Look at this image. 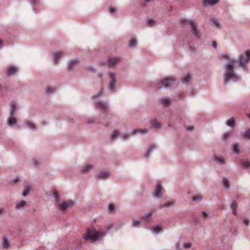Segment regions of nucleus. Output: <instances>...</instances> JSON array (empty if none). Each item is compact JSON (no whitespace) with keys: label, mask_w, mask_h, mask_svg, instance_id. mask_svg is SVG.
<instances>
[{"label":"nucleus","mask_w":250,"mask_h":250,"mask_svg":"<svg viewBox=\"0 0 250 250\" xmlns=\"http://www.w3.org/2000/svg\"><path fill=\"white\" fill-rule=\"evenodd\" d=\"M153 213V211H150L149 212H148L146 215L143 216L142 219H145V220H146L148 218H149L152 214V213Z\"/></svg>","instance_id":"34"},{"label":"nucleus","mask_w":250,"mask_h":250,"mask_svg":"<svg viewBox=\"0 0 250 250\" xmlns=\"http://www.w3.org/2000/svg\"><path fill=\"white\" fill-rule=\"evenodd\" d=\"M106 228L107 229H109L112 228V225H108V226L106 227Z\"/></svg>","instance_id":"54"},{"label":"nucleus","mask_w":250,"mask_h":250,"mask_svg":"<svg viewBox=\"0 0 250 250\" xmlns=\"http://www.w3.org/2000/svg\"><path fill=\"white\" fill-rule=\"evenodd\" d=\"M2 41L1 40H0V45L2 44Z\"/></svg>","instance_id":"58"},{"label":"nucleus","mask_w":250,"mask_h":250,"mask_svg":"<svg viewBox=\"0 0 250 250\" xmlns=\"http://www.w3.org/2000/svg\"><path fill=\"white\" fill-rule=\"evenodd\" d=\"M62 52H57L54 54V62L56 64H58L59 59L62 56Z\"/></svg>","instance_id":"11"},{"label":"nucleus","mask_w":250,"mask_h":250,"mask_svg":"<svg viewBox=\"0 0 250 250\" xmlns=\"http://www.w3.org/2000/svg\"><path fill=\"white\" fill-rule=\"evenodd\" d=\"M97 108L101 109L105 111L107 110V104L105 103L98 102L96 104Z\"/></svg>","instance_id":"10"},{"label":"nucleus","mask_w":250,"mask_h":250,"mask_svg":"<svg viewBox=\"0 0 250 250\" xmlns=\"http://www.w3.org/2000/svg\"><path fill=\"white\" fill-rule=\"evenodd\" d=\"M31 2H32V3H35L36 2V1H35V0H33L31 1Z\"/></svg>","instance_id":"57"},{"label":"nucleus","mask_w":250,"mask_h":250,"mask_svg":"<svg viewBox=\"0 0 250 250\" xmlns=\"http://www.w3.org/2000/svg\"><path fill=\"white\" fill-rule=\"evenodd\" d=\"M242 165L245 167H250V162L246 160H242L241 161Z\"/></svg>","instance_id":"23"},{"label":"nucleus","mask_w":250,"mask_h":250,"mask_svg":"<svg viewBox=\"0 0 250 250\" xmlns=\"http://www.w3.org/2000/svg\"><path fill=\"white\" fill-rule=\"evenodd\" d=\"M212 22H213V24L214 25H215L217 27H220V23H219V22L217 21V20L213 19Z\"/></svg>","instance_id":"40"},{"label":"nucleus","mask_w":250,"mask_h":250,"mask_svg":"<svg viewBox=\"0 0 250 250\" xmlns=\"http://www.w3.org/2000/svg\"><path fill=\"white\" fill-rule=\"evenodd\" d=\"M181 23L184 25H188L191 29V32L196 37L199 36V32L197 29L196 25L194 21H189L186 19L181 20Z\"/></svg>","instance_id":"3"},{"label":"nucleus","mask_w":250,"mask_h":250,"mask_svg":"<svg viewBox=\"0 0 250 250\" xmlns=\"http://www.w3.org/2000/svg\"><path fill=\"white\" fill-rule=\"evenodd\" d=\"M18 181V178H17L16 179H15V180H14V182H17V181Z\"/></svg>","instance_id":"59"},{"label":"nucleus","mask_w":250,"mask_h":250,"mask_svg":"<svg viewBox=\"0 0 250 250\" xmlns=\"http://www.w3.org/2000/svg\"><path fill=\"white\" fill-rule=\"evenodd\" d=\"M29 191V188L28 187H26L24 188V189L22 192V195L24 196H25L28 194Z\"/></svg>","instance_id":"36"},{"label":"nucleus","mask_w":250,"mask_h":250,"mask_svg":"<svg viewBox=\"0 0 250 250\" xmlns=\"http://www.w3.org/2000/svg\"><path fill=\"white\" fill-rule=\"evenodd\" d=\"M109 173L107 171H104L100 173L99 178L101 179H104L108 177Z\"/></svg>","instance_id":"18"},{"label":"nucleus","mask_w":250,"mask_h":250,"mask_svg":"<svg viewBox=\"0 0 250 250\" xmlns=\"http://www.w3.org/2000/svg\"><path fill=\"white\" fill-rule=\"evenodd\" d=\"M109 76L110 78V83L109 84V89L110 90L114 91L115 87V84L116 83V75L114 73H109Z\"/></svg>","instance_id":"5"},{"label":"nucleus","mask_w":250,"mask_h":250,"mask_svg":"<svg viewBox=\"0 0 250 250\" xmlns=\"http://www.w3.org/2000/svg\"><path fill=\"white\" fill-rule=\"evenodd\" d=\"M10 106H11L10 115H11V117H12V116H13V115L15 113V111L16 109V106L15 104L14 103H11L10 104Z\"/></svg>","instance_id":"19"},{"label":"nucleus","mask_w":250,"mask_h":250,"mask_svg":"<svg viewBox=\"0 0 250 250\" xmlns=\"http://www.w3.org/2000/svg\"><path fill=\"white\" fill-rule=\"evenodd\" d=\"M108 208L111 211H113L114 209V205L112 204H110L108 206Z\"/></svg>","instance_id":"45"},{"label":"nucleus","mask_w":250,"mask_h":250,"mask_svg":"<svg viewBox=\"0 0 250 250\" xmlns=\"http://www.w3.org/2000/svg\"><path fill=\"white\" fill-rule=\"evenodd\" d=\"M137 44V41L135 39H132L129 43V46L130 47H134Z\"/></svg>","instance_id":"27"},{"label":"nucleus","mask_w":250,"mask_h":250,"mask_svg":"<svg viewBox=\"0 0 250 250\" xmlns=\"http://www.w3.org/2000/svg\"><path fill=\"white\" fill-rule=\"evenodd\" d=\"M53 194H54V196L56 198V200H59V195H58V192L56 191H55V192H54Z\"/></svg>","instance_id":"46"},{"label":"nucleus","mask_w":250,"mask_h":250,"mask_svg":"<svg viewBox=\"0 0 250 250\" xmlns=\"http://www.w3.org/2000/svg\"><path fill=\"white\" fill-rule=\"evenodd\" d=\"M233 151L237 153L239 152V150L238 148V145L237 144H235L233 146Z\"/></svg>","instance_id":"39"},{"label":"nucleus","mask_w":250,"mask_h":250,"mask_svg":"<svg viewBox=\"0 0 250 250\" xmlns=\"http://www.w3.org/2000/svg\"><path fill=\"white\" fill-rule=\"evenodd\" d=\"M202 196L200 195H197L195 196H194L192 198L193 201H197V200H201L202 199Z\"/></svg>","instance_id":"38"},{"label":"nucleus","mask_w":250,"mask_h":250,"mask_svg":"<svg viewBox=\"0 0 250 250\" xmlns=\"http://www.w3.org/2000/svg\"><path fill=\"white\" fill-rule=\"evenodd\" d=\"M115 12V8H112V7H111V8H110V12L111 13H113V12Z\"/></svg>","instance_id":"49"},{"label":"nucleus","mask_w":250,"mask_h":250,"mask_svg":"<svg viewBox=\"0 0 250 250\" xmlns=\"http://www.w3.org/2000/svg\"><path fill=\"white\" fill-rule=\"evenodd\" d=\"M193 129V127L192 126H189L188 128V130H192Z\"/></svg>","instance_id":"55"},{"label":"nucleus","mask_w":250,"mask_h":250,"mask_svg":"<svg viewBox=\"0 0 250 250\" xmlns=\"http://www.w3.org/2000/svg\"><path fill=\"white\" fill-rule=\"evenodd\" d=\"M175 80L173 77H168L161 82L159 85L157 86V88H160L163 87H167L173 85L174 83Z\"/></svg>","instance_id":"4"},{"label":"nucleus","mask_w":250,"mask_h":250,"mask_svg":"<svg viewBox=\"0 0 250 250\" xmlns=\"http://www.w3.org/2000/svg\"><path fill=\"white\" fill-rule=\"evenodd\" d=\"M244 223H245V224L247 226H248L249 225V221L248 220H244Z\"/></svg>","instance_id":"52"},{"label":"nucleus","mask_w":250,"mask_h":250,"mask_svg":"<svg viewBox=\"0 0 250 250\" xmlns=\"http://www.w3.org/2000/svg\"><path fill=\"white\" fill-rule=\"evenodd\" d=\"M123 136L125 138V139H127L129 135L128 134H126V133H124L123 135Z\"/></svg>","instance_id":"51"},{"label":"nucleus","mask_w":250,"mask_h":250,"mask_svg":"<svg viewBox=\"0 0 250 250\" xmlns=\"http://www.w3.org/2000/svg\"><path fill=\"white\" fill-rule=\"evenodd\" d=\"M237 207V204L235 201H233L231 205V208L232 209V213L234 215L236 214V208Z\"/></svg>","instance_id":"17"},{"label":"nucleus","mask_w":250,"mask_h":250,"mask_svg":"<svg viewBox=\"0 0 250 250\" xmlns=\"http://www.w3.org/2000/svg\"><path fill=\"white\" fill-rule=\"evenodd\" d=\"M147 24L149 27H152L155 24V21L153 20H148L147 21Z\"/></svg>","instance_id":"30"},{"label":"nucleus","mask_w":250,"mask_h":250,"mask_svg":"<svg viewBox=\"0 0 250 250\" xmlns=\"http://www.w3.org/2000/svg\"><path fill=\"white\" fill-rule=\"evenodd\" d=\"M27 125L31 129H33L35 128V125L30 122L27 123Z\"/></svg>","instance_id":"43"},{"label":"nucleus","mask_w":250,"mask_h":250,"mask_svg":"<svg viewBox=\"0 0 250 250\" xmlns=\"http://www.w3.org/2000/svg\"><path fill=\"white\" fill-rule=\"evenodd\" d=\"M120 61V58L119 57H110L108 59L107 65L109 67H112L119 63Z\"/></svg>","instance_id":"6"},{"label":"nucleus","mask_w":250,"mask_h":250,"mask_svg":"<svg viewBox=\"0 0 250 250\" xmlns=\"http://www.w3.org/2000/svg\"><path fill=\"white\" fill-rule=\"evenodd\" d=\"M244 137L247 139H250V129L247 130L244 134Z\"/></svg>","instance_id":"37"},{"label":"nucleus","mask_w":250,"mask_h":250,"mask_svg":"<svg viewBox=\"0 0 250 250\" xmlns=\"http://www.w3.org/2000/svg\"><path fill=\"white\" fill-rule=\"evenodd\" d=\"M162 228L160 226H156L153 228V232L158 233L159 232L162 231Z\"/></svg>","instance_id":"25"},{"label":"nucleus","mask_w":250,"mask_h":250,"mask_svg":"<svg viewBox=\"0 0 250 250\" xmlns=\"http://www.w3.org/2000/svg\"><path fill=\"white\" fill-rule=\"evenodd\" d=\"M73 205V202L71 201L68 202H63L60 203L59 205V208L61 210H64L66 209L68 207L72 206Z\"/></svg>","instance_id":"7"},{"label":"nucleus","mask_w":250,"mask_h":250,"mask_svg":"<svg viewBox=\"0 0 250 250\" xmlns=\"http://www.w3.org/2000/svg\"><path fill=\"white\" fill-rule=\"evenodd\" d=\"M250 61V50H247L246 54L241 55L239 58V61L235 60H229V62L226 65V69L225 72V83H228L231 78H236L237 76L234 73L233 70L236 64L238 63L239 65L244 67L245 69V65Z\"/></svg>","instance_id":"1"},{"label":"nucleus","mask_w":250,"mask_h":250,"mask_svg":"<svg viewBox=\"0 0 250 250\" xmlns=\"http://www.w3.org/2000/svg\"><path fill=\"white\" fill-rule=\"evenodd\" d=\"M78 60L77 59H75L74 60L71 61L69 64L68 69L72 70L74 65L77 64L78 63Z\"/></svg>","instance_id":"13"},{"label":"nucleus","mask_w":250,"mask_h":250,"mask_svg":"<svg viewBox=\"0 0 250 250\" xmlns=\"http://www.w3.org/2000/svg\"><path fill=\"white\" fill-rule=\"evenodd\" d=\"M118 134L119 132L117 130L114 131L111 136V139L112 140L115 139L116 137L118 136Z\"/></svg>","instance_id":"32"},{"label":"nucleus","mask_w":250,"mask_h":250,"mask_svg":"<svg viewBox=\"0 0 250 250\" xmlns=\"http://www.w3.org/2000/svg\"><path fill=\"white\" fill-rule=\"evenodd\" d=\"M227 124L228 126H233L235 125V119L233 117L231 118L230 119H229Z\"/></svg>","instance_id":"20"},{"label":"nucleus","mask_w":250,"mask_h":250,"mask_svg":"<svg viewBox=\"0 0 250 250\" xmlns=\"http://www.w3.org/2000/svg\"><path fill=\"white\" fill-rule=\"evenodd\" d=\"M202 215H203V216L204 217H206V216H207V214L206 213V212L203 211V212H202Z\"/></svg>","instance_id":"53"},{"label":"nucleus","mask_w":250,"mask_h":250,"mask_svg":"<svg viewBox=\"0 0 250 250\" xmlns=\"http://www.w3.org/2000/svg\"><path fill=\"white\" fill-rule=\"evenodd\" d=\"M162 187L160 184H158L155 190L154 195L156 197H160L162 195Z\"/></svg>","instance_id":"8"},{"label":"nucleus","mask_w":250,"mask_h":250,"mask_svg":"<svg viewBox=\"0 0 250 250\" xmlns=\"http://www.w3.org/2000/svg\"><path fill=\"white\" fill-rule=\"evenodd\" d=\"M18 70V69L13 66H9L7 69V75L8 76L12 75L15 74Z\"/></svg>","instance_id":"9"},{"label":"nucleus","mask_w":250,"mask_h":250,"mask_svg":"<svg viewBox=\"0 0 250 250\" xmlns=\"http://www.w3.org/2000/svg\"><path fill=\"white\" fill-rule=\"evenodd\" d=\"M17 122L16 119L14 117H13V116L9 119L8 120V124L10 125H13L16 124Z\"/></svg>","instance_id":"28"},{"label":"nucleus","mask_w":250,"mask_h":250,"mask_svg":"<svg viewBox=\"0 0 250 250\" xmlns=\"http://www.w3.org/2000/svg\"><path fill=\"white\" fill-rule=\"evenodd\" d=\"M3 209H2V208H0V214L2 213V212L3 211Z\"/></svg>","instance_id":"56"},{"label":"nucleus","mask_w":250,"mask_h":250,"mask_svg":"<svg viewBox=\"0 0 250 250\" xmlns=\"http://www.w3.org/2000/svg\"><path fill=\"white\" fill-rule=\"evenodd\" d=\"M170 103V100L169 99H163L161 100V104L163 106H167Z\"/></svg>","instance_id":"15"},{"label":"nucleus","mask_w":250,"mask_h":250,"mask_svg":"<svg viewBox=\"0 0 250 250\" xmlns=\"http://www.w3.org/2000/svg\"><path fill=\"white\" fill-rule=\"evenodd\" d=\"M25 204V202L24 201H21V202L18 203L16 204V208L17 209H20L21 208L23 207Z\"/></svg>","instance_id":"24"},{"label":"nucleus","mask_w":250,"mask_h":250,"mask_svg":"<svg viewBox=\"0 0 250 250\" xmlns=\"http://www.w3.org/2000/svg\"><path fill=\"white\" fill-rule=\"evenodd\" d=\"M214 158L220 164H224L225 163V160L222 157L215 156Z\"/></svg>","instance_id":"26"},{"label":"nucleus","mask_w":250,"mask_h":250,"mask_svg":"<svg viewBox=\"0 0 250 250\" xmlns=\"http://www.w3.org/2000/svg\"><path fill=\"white\" fill-rule=\"evenodd\" d=\"M174 204V201L167 202L164 204H161L159 206V208H162L164 207H167L173 205Z\"/></svg>","instance_id":"12"},{"label":"nucleus","mask_w":250,"mask_h":250,"mask_svg":"<svg viewBox=\"0 0 250 250\" xmlns=\"http://www.w3.org/2000/svg\"><path fill=\"white\" fill-rule=\"evenodd\" d=\"M54 91V89L52 87H48L46 89V92L50 93Z\"/></svg>","instance_id":"42"},{"label":"nucleus","mask_w":250,"mask_h":250,"mask_svg":"<svg viewBox=\"0 0 250 250\" xmlns=\"http://www.w3.org/2000/svg\"><path fill=\"white\" fill-rule=\"evenodd\" d=\"M151 124L152 126L156 128H159L161 126V124L155 119L151 121Z\"/></svg>","instance_id":"16"},{"label":"nucleus","mask_w":250,"mask_h":250,"mask_svg":"<svg viewBox=\"0 0 250 250\" xmlns=\"http://www.w3.org/2000/svg\"><path fill=\"white\" fill-rule=\"evenodd\" d=\"M1 90V85H0V90Z\"/></svg>","instance_id":"60"},{"label":"nucleus","mask_w":250,"mask_h":250,"mask_svg":"<svg viewBox=\"0 0 250 250\" xmlns=\"http://www.w3.org/2000/svg\"><path fill=\"white\" fill-rule=\"evenodd\" d=\"M230 133H225L223 134V139L225 140L227 139L230 136Z\"/></svg>","instance_id":"44"},{"label":"nucleus","mask_w":250,"mask_h":250,"mask_svg":"<svg viewBox=\"0 0 250 250\" xmlns=\"http://www.w3.org/2000/svg\"><path fill=\"white\" fill-rule=\"evenodd\" d=\"M249 117L250 118V115H249Z\"/></svg>","instance_id":"61"},{"label":"nucleus","mask_w":250,"mask_h":250,"mask_svg":"<svg viewBox=\"0 0 250 250\" xmlns=\"http://www.w3.org/2000/svg\"><path fill=\"white\" fill-rule=\"evenodd\" d=\"M219 0H204V2L205 4H207V3L213 5L217 3L218 2Z\"/></svg>","instance_id":"21"},{"label":"nucleus","mask_w":250,"mask_h":250,"mask_svg":"<svg viewBox=\"0 0 250 250\" xmlns=\"http://www.w3.org/2000/svg\"><path fill=\"white\" fill-rule=\"evenodd\" d=\"M3 248L5 249H7L9 247V243L7 239L4 238L3 239Z\"/></svg>","instance_id":"29"},{"label":"nucleus","mask_w":250,"mask_h":250,"mask_svg":"<svg viewBox=\"0 0 250 250\" xmlns=\"http://www.w3.org/2000/svg\"><path fill=\"white\" fill-rule=\"evenodd\" d=\"M105 233L101 230L97 231L94 228H88L83 236V239L85 240H90L94 242L103 237Z\"/></svg>","instance_id":"2"},{"label":"nucleus","mask_w":250,"mask_h":250,"mask_svg":"<svg viewBox=\"0 0 250 250\" xmlns=\"http://www.w3.org/2000/svg\"><path fill=\"white\" fill-rule=\"evenodd\" d=\"M223 184L224 186L226 188H228L229 187V182L228 180L226 178L223 179Z\"/></svg>","instance_id":"31"},{"label":"nucleus","mask_w":250,"mask_h":250,"mask_svg":"<svg viewBox=\"0 0 250 250\" xmlns=\"http://www.w3.org/2000/svg\"><path fill=\"white\" fill-rule=\"evenodd\" d=\"M191 246V244L190 243H186L184 245V247L185 248H189Z\"/></svg>","instance_id":"47"},{"label":"nucleus","mask_w":250,"mask_h":250,"mask_svg":"<svg viewBox=\"0 0 250 250\" xmlns=\"http://www.w3.org/2000/svg\"><path fill=\"white\" fill-rule=\"evenodd\" d=\"M190 79V76L189 74L187 75L186 76L184 79H183V83H188Z\"/></svg>","instance_id":"33"},{"label":"nucleus","mask_w":250,"mask_h":250,"mask_svg":"<svg viewBox=\"0 0 250 250\" xmlns=\"http://www.w3.org/2000/svg\"><path fill=\"white\" fill-rule=\"evenodd\" d=\"M155 148H156L155 146H152V147H151L149 148V149L148 150V151H147V154L145 155V157H148V156L150 155V154L151 152L153 150L155 149Z\"/></svg>","instance_id":"35"},{"label":"nucleus","mask_w":250,"mask_h":250,"mask_svg":"<svg viewBox=\"0 0 250 250\" xmlns=\"http://www.w3.org/2000/svg\"><path fill=\"white\" fill-rule=\"evenodd\" d=\"M140 224V222L139 221L134 220L133 221V226L134 227H138Z\"/></svg>","instance_id":"41"},{"label":"nucleus","mask_w":250,"mask_h":250,"mask_svg":"<svg viewBox=\"0 0 250 250\" xmlns=\"http://www.w3.org/2000/svg\"><path fill=\"white\" fill-rule=\"evenodd\" d=\"M147 132V130L146 129H135L132 131V134L136 133L145 134Z\"/></svg>","instance_id":"14"},{"label":"nucleus","mask_w":250,"mask_h":250,"mask_svg":"<svg viewBox=\"0 0 250 250\" xmlns=\"http://www.w3.org/2000/svg\"><path fill=\"white\" fill-rule=\"evenodd\" d=\"M221 57L226 60H229V56L227 55H222Z\"/></svg>","instance_id":"48"},{"label":"nucleus","mask_w":250,"mask_h":250,"mask_svg":"<svg viewBox=\"0 0 250 250\" xmlns=\"http://www.w3.org/2000/svg\"><path fill=\"white\" fill-rule=\"evenodd\" d=\"M212 46L214 48H216L217 47V43L216 42H213Z\"/></svg>","instance_id":"50"},{"label":"nucleus","mask_w":250,"mask_h":250,"mask_svg":"<svg viewBox=\"0 0 250 250\" xmlns=\"http://www.w3.org/2000/svg\"><path fill=\"white\" fill-rule=\"evenodd\" d=\"M92 167V165H86L85 166H84L82 169V171L83 172H88L90 169H91Z\"/></svg>","instance_id":"22"}]
</instances>
